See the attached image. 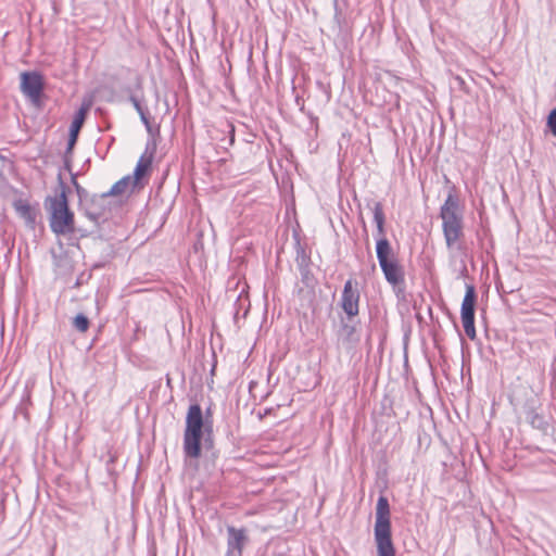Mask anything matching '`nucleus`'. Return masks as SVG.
<instances>
[{"mask_svg": "<svg viewBox=\"0 0 556 556\" xmlns=\"http://www.w3.org/2000/svg\"><path fill=\"white\" fill-rule=\"evenodd\" d=\"M546 126L554 137H556V108L553 109L546 119Z\"/></svg>", "mask_w": 556, "mask_h": 556, "instance_id": "22", "label": "nucleus"}, {"mask_svg": "<svg viewBox=\"0 0 556 556\" xmlns=\"http://www.w3.org/2000/svg\"><path fill=\"white\" fill-rule=\"evenodd\" d=\"M76 192H77V195L79 199V205H80V207H83L86 204V202L90 200L91 195L83 187L78 188V190H76Z\"/></svg>", "mask_w": 556, "mask_h": 556, "instance_id": "23", "label": "nucleus"}, {"mask_svg": "<svg viewBox=\"0 0 556 556\" xmlns=\"http://www.w3.org/2000/svg\"><path fill=\"white\" fill-rule=\"evenodd\" d=\"M129 188H132V177L130 175L124 176L119 180H117L109 191L105 192V195H121L124 194Z\"/></svg>", "mask_w": 556, "mask_h": 556, "instance_id": "18", "label": "nucleus"}, {"mask_svg": "<svg viewBox=\"0 0 556 556\" xmlns=\"http://www.w3.org/2000/svg\"><path fill=\"white\" fill-rule=\"evenodd\" d=\"M248 542L244 528L227 527V552L225 556H242V551Z\"/></svg>", "mask_w": 556, "mask_h": 556, "instance_id": "12", "label": "nucleus"}, {"mask_svg": "<svg viewBox=\"0 0 556 556\" xmlns=\"http://www.w3.org/2000/svg\"><path fill=\"white\" fill-rule=\"evenodd\" d=\"M299 271L301 274L302 282L305 286H307V287L313 286V283H314V275L312 274L309 266L300 267Z\"/></svg>", "mask_w": 556, "mask_h": 556, "instance_id": "21", "label": "nucleus"}, {"mask_svg": "<svg viewBox=\"0 0 556 556\" xmlns=\"http://www.w3.org/2000/svg\"><path fill=\"white\" fill-rule=\"evenodd\" d=\"M440 218L442 220V231L448 250H462L459 243L463 237L464 210L460 206L459 198L451 190L440 207Z\"/></svg>", "mask_w": 556, "mask_h": 556, "instance_id": "3", "label": "nucleus"}, {"mask_svg": "<svg viewBox=\"0 0 556 556\" xmlns=\"http://www.w3.org/2000/svg\"><path fill=\"white\" fill-rule=\"evenodd\" d=\"M109 195L105 192L101 194H92L90 200L81 207L86 217L91 220L94 225H100L109 218Z\"/></svg>", "mask_w": 556, "mask_h": 556, "instance_id": "7", "label": "nucleus"}, {"mask_svg": "<svg viewBox=\"0 0 556 556\" xmlns=\"http://www.w3.org/2000/svg\"><path fill=\"white\" fill-rule=\"evenodd\" d=\"M45 88L43 76L37 72H23L21 74V91L34 104H38Z\"/></svg>", "mask_w": 556, "mask_h": 556, "instance_id": "8", "label": "nucleus"}, {"mask_svg": "<svg viewBox=\"0 0 556 556\" xmlns=\"http://www.w3.org/2000/svg\"><path fill=\"white\" fill-rule=\"evenodd\" d=\"M13 207L16 212V214L24 219L25 224L30 227L35 228L36 219H37V211L26 201L23 199L15 200L13 202Z\"/></svg>", "mask_w": 556, "mask_h": 556, "instance_id": "15", "label": "nucleus"}, {"mask_svg": "<svg viewBox=\"0 0 556 556\" xmlns=\"http://www.w3.org/2000/svg\"><path fill=\"white\" fill-rule=\"evenodd\" d=\"M213 420L211 408L208 407L203 415L199 404H191L186 416V428L184 432V454L189 458H199L201 456V441L204 445H213Z\"/></svg>", "mask_w": 556, "mask_h": 556, "instance_id": "1", "label": "nucleus"}, {"mask_svg": "<svg viewBox=\"0 0 556 556\" xmlns=\"http://www.w3.org/2000/svg\"><path fill=\"white\" fill-rule=\"evenodd\" d=\"M358 323L353 318H341L339 328L336 331L337 349L353 353L361 341Z\"/></svg>", "mask_w": 556, "mask_h": 556, "instance_id": "5", "label": "nucleus"}, {"mask_svg": "<svg viewBox=\"0 0 556 556\" xmlns=\"http://www.w3.org/2000/svg\"><path fill=\"white\" fill-rule=\"evenodd\" d=\"M235 141V129L233 126L230 125V143H233Z\"/></svg>", "mask_w": 556, "mask_h": 556, "instance_id": "28", "label": "nucleus"}, {"mask_svg": "<svg viewBox=\"0 0 556 556\" xmlns=\"http://www.w3.org/2000/svg\"><path fill=\"white\" fill-rule=\"evenodd\" d=\"M90 108V103H83L79 110L75 113L73 122L70 126V135L67 140V148L65 153L64 165L67 170L71 172V160L67 159V155L72 153V150L77 141L78 134L84 125L87 112Z\"/></svg>", "mask_w": 556, "mask_h": 556, "instance_id": "10", "label": "nucleus"}, {"mask_svg": "<svg viewBox=\"0 0 556 556\" xmlns=\"http://www.w3.org/2000/svg\"><path fill=\"white\" fill-rule=\"evenodd\" d=\"M525 415L527 422L533 428L542 433H547L549 429V421L548 419L541 413L538 412V409L533 405H527L525 407Z\"/></svg>", "mask_w": 556, "mask_h": 556, "instance_id": "14", "label": "nucleus"}, {"mask_svg": "<svg viewBox=\"0 0 556 556\" xmlns=\"http://www.w3.org/2000/svg\"><path fill=\"white\" fill-rule=\"evenodd\" d=\"M72 184L74 185L75 189L78 190L81 186L76 180V175L72 174Z\"/></svg>", "mask_w": 556, "mask_h": 556, "instance_id": "27", "label": "nucleus"}, {"mask_svg": "<svg viewBox=\"0 0 556 556\" xmlns=\"http://www.w3.org/2000/svg\"><path fill=\"white\" fill-rule=\"evenodd\" d=\"M337 7H338V3H337V0H334V8L337 9Z\"/></svg>", "mask_w": 556, "mask_h": 556, "instance_id": "29", "label": "nucleus"}, {"mask_svg": "<svg viewBox=\"0 0 556 556\" xmlns=\"http://www.w3.org/2000/svg\"><path fill=\"white\" fill-rule=\"evenodd\" d=\"M384 279L392 286L396 295L404 291L405 273L399 260L380 265Z\"/></svg>", "mask_w": 556, "mask_h": 556, "instance_id": "11", "label": "nucleus"}, {"mask_svg": "<svg viewBox=\"0 0 556 556\" xmlns=\"http://www.w3.org/2000/svg\"><path fill=\"white\" fill-rule=\"evenodd\" d=\"M73 326L76 330L85 332L89 328V320L84 314H78L73 320Z\"/></svg>", "mask_w": 556, "mask_h": 556, "instance_id": "20", "label": "nucleus"}, {"mask_svg": "<svg viewBox=\"0 0 556 556\" xmlns=\"http://www.w3.org/2000/svg\"><path fill=\"white\" fill-rule=\"evenodd\" d=\"M372 213H374V222L376 224V240L377 239H387L386 238V229H384V223H386V216L383 212V206L380 202H375L372 206Z\"/></svg>", "mask_w": 556, "mask_h": 556, "instance_id": "17", "label": "nucleus"}, {"mask_svg": "<svg viewBox=\"0 0 556 556\" xmlns=\"http://www.w3.org/2000/svg\"><path fill=\"white\" fill-rule=\"evenodd\" d=\"M154 152H155V146L152 144L150 147V144L148 143L146 147V151L140 156V159L135 167L134 174L131 176L132 177V188H136L140 185V180L142 179V177L147 174V172L151 167Z\"/></svg>", "mask_w": 556, "mask_h": 556, "instance_id": "13", "label": "nucleus"}, {"mask_svg": "<svg viewBox=\"0 0 556 556\" xmlns=\"http://www.w3.org/2000/svg\"><path fill=\"white\" fill-rule=\"evenodd\" d=\"M374 535L378 556H395L390 521V505L388 498L383 495L379 496L377 501Z\"/></svg>", "mask_w": 556, "mask_h": 556, "instance_id": "4", "label": "nucleus"}, {"mask_svg": "<svg viewBox=\"0 0 556 556\" xmlns=\"http://www.w3.org/2000/svg\"><path fill=\"white\" fill-rule=\"evenodd\" d=\"M138 114L140 116L141 122L147 127L148 131H151V125H150L148 109H146L144 111H142V112L138 113Z\"/></svg>", "mask_w": 556, "mask_h": 556, "instance_id": "24", "label": "nucleus"}, {"mask_svg": "<svg viewBox=\"0 0 556 556\" xmlns=\"http://www.w3.org/2000/svg\"><path fill=\"white\" fill-rule=\"evenodd\" d=\"M376 255L379 266L388 262L397 260V256L394 253L393 248L391 247V243L389 242L388 239L376 240Z\"/></svg>", "mask_w": 556, "mask_h": 556, "instance_id": "16", "label": "nucleus"}, {"mask_svg": "<svg viewBox=\"0 0 556 556\" xmlns=\"http://www.w3.org/2000/svg\"><path fill=\"white\" fill-rule=\"evenodd\" d=\"M309 261H311V258L306 254L304 248L301 247L300 244H298L296 256H295V262H296L298 268L309 266Z\"/></svg>", "mask_w": 556, "mask_h": 556, "instance_id": "19", "label": "nucleus"}, {"mask_svg": "<svg viewBox=\"0 0 556 556\" xmlns=\"http://www.w3.org/2000/svg\"><path fill=\"white\" fill-rule=\"evenodd\" d=\"M359 299L361 293L357 287V281L348 279L344 283L342 294L340 298V306L346 314L348 318H354L359 313Z\"/></svg>", "mask_w": 556, "mask_h": 556, "instance_id": "9", "label": "nucleus"}, {"mask_svg": "<svg viewBox=\"0 0 556 556\" xmlns=\"http://www.w3.org/2000/svg\"><path fill=\"white\" fill-rule=\"evenodd\" d=\"M129 101L132 103L137 113H140L147 109L141 104V102L135 96H130Z\"/></svg>", "mask_w": 556, "mask_h": 556, "instance_id": "25", "label": "nucleus"}, {"mask_svg": "<svg viewBox=\"0 0 556 556\" xmlns=\"http://www.w3.org/2000/svg\"><path fill=\"white\" fill-rule=\"evenodd\" d=\"M60 192L53 197L49 195L45 200V208L49 215V226L56 236H66L75 232L74 213L68 206L66 186L59 175Z\"/></svg>", "mask_w": 556, "mask_h": 556, "instance_id": "2", "label": "nucleus"}, {"mask_svg": "<svg viewBox=\"0 0 556 556\" xmlns=\"http://www.w3.org/2000/svg\"><path fill=\"white\" fill-rule=\"evenodd\" d=\"M476 289L473 285H466V292L462 302L460 318L467 337L471 340L476 338L475 327V305Z\"/></svg>", "mask_w": 556, "mask_h": 556, "instance_id": "6", "label": "nucleus"}, {"mask_svg": "<svg viewBox=\"0 0 556 556\" xmlns=\"http://www.w3.org/2000/svg\"><path fill=\"white\" fill-rule=\"evenodd\" d=\"M72 184L74 185L75 189L78 190L81 186L76 180V175L72 174Z\"/></svg>", "mask_w": 556, "mask_h": 556, "instance_id": "26", "label": "nucleus"}]
</instances>
